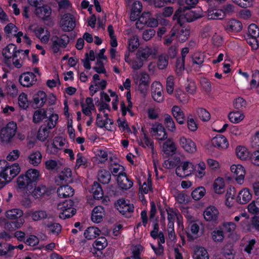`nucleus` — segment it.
I'll use <instances>...</instances> for the list:
<instances>
[{"label": "nucleus", "mask_w": 259, "mask_h": 259, "mask_svg": "<svg viewBox=\"0 0 259 259\" xmlns=\"http://www.w3.org/2000/svg\"><path fill=\"white\" fill-rule=\"evenodd\" d=\"M21 167L17 163L10 164L6 160H0V189L10 182L20 172Z\"/></svg>", "instance_id": "obj_1"}, {"label": "nucleus", "mask_w": 259, "mask_h": 259, "mask_svg": "<svg viewBox=\"0 0 259 259\" xmlns=\"http://www.w3.org/2000/svg\"><path fill=\"white\" fill-rule=\"evenodd\" d=\"M41 178L39 170L31 168L24 174L20 175L17 179V185L20 189H26L29 190L32 188L33 183H37Z\"/></svg>", "instance_id": "obj_2"}, {"label": "nucleus", "mask_w": 259, "mask_h": 259, "mask_svg": "<svg viewBox=\"0 0 259 259\" xmlns=\"http://www.w3.org/2000/svg\"><path fill=\"white\" fill-rule=\"evenodd\" d=\"M203 15V13L201 9L194 10H190L189 8L185 7L179 8L175 13L173 18L174 19H177L179 23L186 21L188 22H192L201 18Z\"/></svg>", "instance_id": "obj_3"}, {"label": "nucleus", "mask_w": 259, "mask_h": 259, "mask_svg": "<svg viewBox=\"0 0 259 259\" xmlns=\"http://www.w3.org/2000/svg\"><path fill=\"white\" fill-rule=\"evenodd\" d=\"M132 77L138 90L142 93H146L150 83L149 74L145 71L135 72Z\"/></svg>", "instance_id": "obj_4"}, {"label": "nucleus", "mask_w": 259, "mask_h": 259, "mask_svg": "<svg viewBox=\"0 0 259 259\" xmlns=\"http://www.w3.org/2000/svg\"><path fill=\"white\" fill-rule=\"evenodd\" d=\"M66 144L65 139L61 137H56L52 141H48L45 144L46 152L49 154L56 155Z\"/></svg>", "instance_id": "obj_5"}, {"label": "nucleus", "mask_w": 259, "mask_h": 259, "mask_svg": "<svg viewBox=\"0 0 259 259\" xmlns=\"http://www.w3.org/2000/svg\"><path fill=\"white\" fill-rule=\"evenodd\" d=\"M107 81L104 79H101L99 74H94L89 87L90 95L93 96L99 91H104L107 87Z\"/></svg>", "instance_id": "obj_6"}, {"label": "nucleus", "mask_w": 259, "mask_h": 259, "mask_svg": "<svg viewBox=\"0 0 259 259\" xmlns=\"http://www.w3.org/2000/svg\"><path fill=\"white\" fill-rule=\"evenodd\" d=\"M17 126L14 122H9L0 131V139L2 142L8 143L11 141L15 135Z\"/></svg>", "instance_id": "obj_7"}, {"label": "nucleus", "mask_w": 259, "mask_h": 259, "mask_svg": "<svg viewBox=\"0 0 259 259\" xmlns=\"http://www.w3.org/2000/svg\"><path fill=\"white\" fill-rule=\"evenodd\" d=\"M230 170L236 183L240 185H243L246 174L245 167L239 163L233 164L230 166Z\"/></svg>", "instance_id": "obj_8"}, {"label": "nucleus", "mask_w": 259, "mask_h": 259, "mask_svg": "<svg viewBox=\"0 0 259 259\" xmlns=\"http://www.w3.org/2000/svg\"><path fill=\"white\" fill-rule=\"evenodd\" d=\"M73 202L71 200H66L60 203L58 205L59 212V217L66 219L74 215L76 213L75 209L73 207Z\"/></svg>", "instance_id": "obj_9"}, {"label": "nucleus", "mask_w": 259, "mask_h": 259, "mask_svg": "<svg viewBox=\"0 0 259 259\" xmlns=\"http://www.w3.org/2000/svg\"><path fill=\"white\" fill-rule=\"evenodd\" d=\"M193 171L194 164L188 160L181 162L176 168V175L182 178L191 175Z\"/></svg>", "instance_id": "obj_10"}, {"label": "nucleus", "mask_w": 259, "mask_h": 259, "mask_svg": "<svg viewBox=\"0 0 259 259\" xmlns=\"http://www.w3.org/2000/svg\"><path fill=\"white\" fill-rule=\"evenodd\" d=\"M51 41L53 51L57 53L60 51L61 48H66L69 41V39L67 35L63 34L60 37L53 36L52 37Z\"/></svg>", "instance_id": "obj_11"}, {"label": "nucleus", "mask_w": 259, "mask_h": 259, "mask_svg": "<svg viewBox=\"0 0 259 259\" xmlns=\"http://www.w3.org/2000/svg\"><path fill=\"white\" fill-rule=\"evenodd\" d=\"M60 25L64 31H71L73 30L75 27V20L72 15L70 14H66L61 18Z\"/></svg>", "instance_id": "obj_12"}, {"label": "nucleus", "mask_w": 259, "mask_h": 259, "mask_svg": "<svg viewBox=\"0 0 259 259\" xmlns=\"http://www.w3.org/2000/svg\"><path fill=\"white\" fill-rule=\"evenodd\" d=\"M179 142L181 148L187 153L194 154L197 151L196 144L191 139L182 137Z\"/></svg>", "instance_id": "obj_13"}, {"label": "nucleus", "mask_w": 259, "mask_h": 259, "mask_svg": "<svg viewBox=\"0 0 259 259\" xmlns=\"http://www.w3.org/2000/svg\"><path fill=\"white\" fill-rule=\"evenodd\" d=\"M151 93L153 99L157 102H162L164 100L163 88L161 83L155 81L151 84Z\"/></svg>", "instance_id": "obj_14"}, {"label": "nucleus", "mask_w": 259, "mask_h": 259, "mask_svg": "<svg viewBox=\"0 0 259 259\" xmlns=\"http://www.w3.org/2000/svg\"><path fill=\"white\" fill-rule=\"evenodd\" d=\"M115 206L118 210L122 214L128 215L134 211V206L128 200L123 199L118 200L115 203Z\"/></svg>", "instance_id": "obj_15"}, {"label": "nucleus", "mask_w": 259, "mask_h": 259, "mask_svg": "<svg viewBox=\"0 0 259 259\" xmlns=\"http://www.w3.org/2000/svg\"><path fill=\"white\" fill-rule=\"evenodd\" d=\"M203 217L207 222L216 223L219 217V211L216 207L209 206L204 210Z\"/></svg>", "instance_id": "obj_16"}, {"label": "nucleus", "mask_w": 259, "mask_h": 259, "mask_svg": "<svg viewBox=\"0 0 259 259\" xmlns=\"http://www.w3.org/2000/svg\"><path fill=\"white\" fill-rule=\"evenodd\" d=\"M200 223L198 221H192L189 223L187 228V236L189 240H194L199 237Z\"/></svg>", "instance_id": "obj_17"}, {"label": "nucleus", "mask_w": 259, "mask_h": 259, "mask_svg": "<svg viewBox=\"0 0 259 259\" xmlns=\"http://www.w3.org/2000/svg\"><path fill=\"white\" fill-rule=\"evenodd\" d=\"M19 81L23 86L29 87L36 83L37 81L36 75L32 72H25L20 76Z\"/></svg>", "instance_id": "obj_18"}, {"label": "nucleus", "mask_w": 259, "mask_h": 259, "mask_svg": "<svg viewBox=\"0 0 259 259\" xmlns=\"http://www.w3.org/2000/svg\"><path fill=\"white\" fill-rule=\"evenodd\" d=\"M151 133L159 140H164L167 138L165 130L161 123H155L153 124Z\"/></svg>", "instance_id": "obj_19"}, {"label": "nucleus", "mask_w": 259, "mask_h": 259, "mask_svg": "<svg viewBox=\"0 0 259 259\" xmlns=\"http://www.w3.org/2000/svg\"><path fill=\"white\" fill-rule=\"evenodd\" d=\"M252 199V194L248 188H243L238 192L236 200L241 204H245L249 202Z\"/></svg>", "instance_id": "obj_20"}, {"label": "nucleus", "mask_w": 259, "mask_h": 259, "mask_svg": "<svg viewBox=\"0 0 259 259\" xmlns=\"http://www.w3.org/2000/svg\"><path fill=\"white\" fill-rule=\"evenodd\" d=\"M138 58H140L144 62L150 58H154L156 53L149 47L140 48L136 53Z\"/></svg>", "instance_id": "obj_21"}, {"label": "nucleus", "mask_w": 259, "mask_h": 259, "mask_svg": "<svg viewBox=\"0 0 259 259\" xmlns=\"http://www.w3.org/2000/svg\"><path fill=\"white\" fill-rule=\"evenodd\" d=\"M33 32L41 42L47 44L49 42L50 32L47 28L38 26L33 30Z\"/></svg>", "instance_id": "obj_22"}, {"label": "nucleus", "mask_w": 259, "mask_h": 259, "mask_svg": "<svg viewBox=\"0 0 259 259\" xmlns=\"http://www.w3.org/2000/svg\"><path fill=\"white\" fill-rule=\"evenodd\" d=\"M124 60L135 70L140 69L144 65V62L140 58H138L137 54H136V57L132 59L130 56V53H126L124 56Z\"/></svg>", "instance_id": "obj_23"}, {"label": "nucleus", "mask_w": 259, "mask_h": 259, "mask_svg": "<svg viewBox=\"0 0 259 259\" xmlns=\"http://www.w3.org/2000/svg\"><path fill=\"white\" fill-rule=\"evenodd\" d=\"M212 146L220 150H225L229 147L227 139L223 135L217 136L211 140Z\"/></svg>", "instance_id": "obj_24"}, {"label": "nucleus", "mask_w": 259, "mask_h": 259, "mask_svg": "<svg viewBox=\"0 0 259 259\" xmlns=\"http://www.w3.org/2000/svg\"><path fill=\"white\" fill-rule=\"evenodd\" d=\"M226 182L224 178L218 177L214 179L212 184V189L214 193L223 194L225 191Z\"/></svg>", "instance_id": "obj_25"}, {"label": "nucleus", "mask_w": 259, "mask_h": 259, "mask_svg": "<svg viewBox=\"0 0 259 259\" xmlns=\"http://www.w3.org/2000/svg\"><path fill=\"white\" fill-rule=\"evenodd\" d=\"M82 111L87 116H91L92 111H96L93 100L92 98L88 97L85 101L81 103Z\"/></svg>", "instance_id": "obj_26"}, {"label": "nucleus", "mask_w": 259, "mask_h": 259, "mask_svg": "<svg viewBox=\"0 0 259 259\" xmlns=\"http://www.w3.org/2000/svg\"><path fill=\"white\" fill-rule=\"evenodd\" d=\"M42 154L39 150H33L28 156V162L34 166H38L42 161Z\"/></svg>", "instance_id": "obj_27"}, {"label": "nucleus", "mask_w": 259, "mask_h": 259, "mask_svg": "<svg viewBox=\"0 0 259 259\" xmlns=\"http://www.w3.org/2000/svg\"><path fill=\"white\" fill-rule=\"evenodd\" d=\"M105 119H103L102 117L98 114L96 120L97 125L101 128L104 127L108 131H113V122L108 118V116H105Z\"/></svg>", "instance_id": "obj_28"}, {"label": "nucleus", "mask_w": 259, "mask_h": 259, "mask_svg": "<svg viewBox=\"0 0 259 259\" xmlns=\"http://www.w3.org/2000/svg\"><path fill=\"white\" fill-rule=\"evenodd\" d=\"M171 114L179 124H184L185 120V114L179 106H174L171 108Z\"/></svg>", "instance_id": "obj_29"}, {"label": "nucleus", "mask_w": 259, "mask_h": 259, "mask_svg": "<svg viewBox=\"0 0 259 259\" xmlns=\"http://www.w3.org/2000/svg\"><path fill=\"white\" fill-rule=\"evenodd\" d=\"M26 215L30 217L34 221H38L49 218L47 212L42 210H29L26 212Z\"/></svg>", "instance_id": "obj_30"}, {"label": "nucleus", "mask_w": 259, "mask_h": 259, "mask_svg": "<svg viewBox=\"0 0 259 259\" xmlns=\"http://www.w3.org/2000/svg\"><path fill=\"white\" fill-rule=\"evenodd\" d=\"M42 226L47 231L54 234H58L61 231V226L58 223L46 221L42 222Z\"/></svg>", "instance_id": "obj_31"}, {"label": "nucleus", "mask_w": 259, "mask_h": 259, "mask_svg": "<svg viewBox=\"0 0 259 259\" xmlns=\"http://www.w3.org/2000/svg\"><path fill=\"white\" fill-rule=\"evenodd\" d=\"M105 215L104 208L101 206L95 207L92 211V220L93 222L99 223L101 222Z\"/></svg>", "instance_id": "obj_32"}, {"label": "nucleus", "mask_w": 259, "mask_h": 259, "mask_svg": "<svg viewBox=\"0 0 259 259\" xmlns=\"http://www.w3.org/2000/svg\"><path fill=\"white\" fill-rule=\"evenodd\" d=\"M15 47L13 45H9L3 50V56L5 58V63L9 66H11L10 60L14 55Z\"/></svg>", "instance_id": "obj_33"}, {"label": "nucleus", "mask_w": 259, "mask_h": 259, "mask_svg": "<svg viewBox=\"0 0 259 259\" xmlns=\"http://www.w3.org/2000/svg\"><path fill=\"white\" fill-rule=\"evenodd\" d=\"M207 18L211 20H222L225 18V14L222 9L209 8L207 10Z\"/></svg>", "instance_id": "obj_34"}, {"label": "nucleus", "mask_w": 259, "mask_h": 259, "mask_svg": "<svg viewBox=\"0 0 259 259\" xmlns=\"http://www.w3.org/2000/svg\"><path fill=\"white\" fill-rule=\"evenodd\" d=\"M162 148L163 152L168 155L175 154L177 149L175 143L169 139L163 143Z\"/></svg>", "instance_id": "obj_35"}, {"label": "nucleus", "mask_w": 259, "mask_h": 259, "mask_svg": "<svg viewBox=\"0 0 259 259\" xmlns=\"http://www.w3.org/2000/svg\"><path fill=\"white\" fill-rule=\"evenodd\" d=\"M206 165L203 161H200L194 165V171L197 178L202 179L206 174Z\"/></svg>", "instance_id": "obj_36"}, {"label": "nucleus", "mask_w": 259, "mask_h": 259, "mask_svg": "<svg viewBox=\"0 0 259 259\" xmlns=\"http://www.w3.org/2000/svg\"><path fill=\"white\" fill-rule=\"evenodd\" d=\"M173 28L177 29L175 36L180 42H182L187 40L190 34L189 29L181 26H175Z\"/></svg>", "instance_id": "obj_37"}, {"label": "nucleus", "mask_w": 259, "mask_h": 259, "mask_svg": "<svg viewBox=\"0 0 259 259\" xmlns=\"http://www.w3.org/2000/svg\"><path fill=\"white\" fill-rule=\"evenodd\" d=\"M166 212L167 214V220L168 221V223L167 225H170V224H172V226H174V223L175 222L176 218H177L178 220V226L182 230H183L184 226L180 222V218L177 215V211L176 210H174L172 208H168L166 209Z\"/></svg>", "instance_id": "obj_38"}, {"label": "nucleus", "mask_w": 259, "mask_h": 259, "mask_svg": "<svg viewBox=\"0 0 259 259\" xmlns=\"http://www.w3.org/2000/svg\"><path fill=\"white\" fill-rule=\"evenodd\" d=\"M142 10V3L139 1L135 2L132 7L130 18L132 21H136L140 16Z\"/></svg>", "instance_id": "obj_39"}, {"label": "nucleus", "mask_w": 259, "mask_h": 259, "mask_svg": "<svg viewBox=\"0 0 259 259\" xmlns=\"http://www.w3.org/2000/svg\"><path fill=\"white\" fill-rule=\"evenodd\" d=\"M245 118V114L243 112L239 111L230 112L228 114V118L230 122L234 124H237L241 122Z\"/></svg>", "instance_id": "obj_40"}, {"label": "nucleus", "mask_w": 259, "mask_h": 259, "mask_svg": "<svg viewBox=\"0 0 259 259\" xmlns=\"http://www.w3.org/2000/svg\"><path fill=\"white\" fill-rule=\"evenodd\" d=\"M117 182L119 187L122 189H128L133 186V182L126 177L125 174L119 175L117 178Z\"/></svg>", "instance_id": "obj_41"}, {"label": "nucleus", "mask_w": 259, "mask_h": 259, "mask_svg": "<svg viewBox=\"0 0 259 259\" xmlns=\"http://www.w3.org/2000/svg\"><path fill=\"white\" fill-rule=\"evenodd\" d=\"M36 14L42 19H46L49 17L51 14V9L48 6H39L35 9Z\"/></svg>", "instance_id": "obj_42"}, {"label": "nucleus", "mask_w": 259, "mask_h": 259, "mask_svg": "<svg viewBox=\"0 0 259 259\" xmlns=\"http://www.w3.org/2000/svg\"><path fill=\"white\" fill-rule=\"evenodd\" d=\"M58 196L61 198H66L73 195L74 190L69 185H64L60 187L57 190Z\"/></svg>", "instance_id": "obj_43"}, {"label": "nucleus", "mask_w": 259, "mask_h": 259, "mask_svg": "<svg viewBox=\"0 0 259 259\" xmlns=\"http://www.w3.org/2000/svg\"><path fill=\"white\" fill-rule=\"evenodd\" d=\"M237 157L242 160H247L249 158L250 153L247 148L244 146H237L235 149Z\"/></svg>", "instance_id": "obj_44"}, {"label": "nucleus", "mask_w": 259, "mask_h": 259, "mask_svg": "<svg viewBox=\"0 0 259 259\" xmlns=\"http://www.w3.org/2000/svg\"><path fill=\"white\" fill-rule=\"evenodd\" d=\"M47 100L46 93L41 91H38L33 97V102L37 107H42Z\"/></svg>", "instance_id": "obj_45"}, {"label": "nucleus", "mask_w": 259, "mask_h": 259, "mask_svg": "<svg viewBox=\"0 0 259 259\" xmlns=\"http://www.w3.org/2000/svg\"><path fill=\"white\" fill-rule=\"evenodd\" d=\"M48 189L46 186L39 185L36 187L31 192L32 196L35 198H40L47 193Z\"/></svg>", "instance_id": "obj_46"}, {"label": "nucleus", "mask_w": 259, "mask_h": 259, "mask_svg": "<svg viewBox=\"0 0 259 259\" xmlns=\"http://www.w3.org/2000/svg\"><path fill=\"white\" fill-rule=\"evenodd\" d=\"M100 230L97 227H91L86 229L84 232V237L91 240L95 238L100 235Z\"/></svg>", "instance_id": "obj_47"}, {"label": "nucleus", "mask_w": 259, "mask_h": 259, "mask_svg": "<svg viewBox=\"0 0 259 259\" xmlns=\"http://www.w3.org/2000/svg\"><path fill=\"white\" fill-rule=\"evenodd\" d=\"M175 97L179 102L183 104H187L190 100V97L188 93H186L181 89H178L175 92Z\"/></svg>", "instance_id": "obj_48"}, {"label": "nucleus", "mask_w": 259, "mask_h": 259, "mask_svg": "<svg viewBox=\"0 0 259 259\" xmlns=\"http://www.w3.org/2000/svg\"><path fill=\"white\" fill-rule=\"evenodd\" d=\"M193 258L194 259H209V255L205 248L198 247L195 250Z\"/></svg>", "instance_id": "obj_49"}, {"label": "nucleus", "mask_w": 259, "mask_h": 259, "mask_svg": "<svg viewBox=\"0 0 259 259\" xmlns=\"http://www.w3.org/2000/svg\"><path fill=\"white\" fill-rule=\"evenodd\" d=\"M45 167L49 170L58 169L62 165V163L59 160L50 159L45 161Z\"/></svg>", "instance_id": "obj_50"}, {"label": "nucleus", "mask_w": 259, "mask_h": 259, "mask_svg": "<svg viewBox=\"0 0 259 259\" xmlns=\"http://www.w3.org/2000/svg\"><path fill=\"white\" fill-rule=\"evenodd\" d=\"M164 124L168 131L172 133L176 131L177 128L175 122L170 115H165Z\"/></svg>", "instance_id": "obj_51"}, {"label": "nucleus", "mask_w": 259, "mask_h": 259, "mask_svg": "<svg viewBox=\"0 0 259 259\" xmlns=\"http://www.w3.org/2000/svg\"><path fill=\"white\" fill-rule=\"evenodd\" d=\"M50 130L47 127H40L37 133L36 138L40 142H45L48 138Z\"/></svg>", "instance_id": "obj_52"}, {"label": "nucleus", "mask_w": 259, "mask_h": 259, "mask_svg": "<svg viewBox=\"0 0 259 259\" xmlns=\"http://www.w3.org/2000/svg\"><path fill=\"white\" fill-rule=\"evenodd\" d=\"M242 28V25L241 22L236 19L231 20L227 25V29L232 31L239 32Z\"/></svg>", "instance_id": "obj_53"}, {"label": "nucleus", "mask_w": 259, "mask_h": 259, "mask_svg": "<svg viewBox=\"0 0 259 259\" xmlns=\"http://www.w3.org/2000/svg\"><path fill=\"white\" fill-rule=\"evenodd\" d=\"M96 158L99 162L103 163L105 162L108 158L107 152L100 148H96L94 150Z\"/></svg>", "instance_id": "obj_54"}, {"label": "nucleus", "mask_w": 259, "mask_h": 259, "mask_svg": "<svg viewBox=\"0 0 259 259\" xmlns=\"http://www.w3.org/2000/svg\"><path fill=\"white\" fill-rule=\"evenodd\" d=\"M23 211L18 208H13L6 211V217L11 220H15L21 217Z\"/></svg>", "instance_id": "obj_55"}, {"label": "nucleus", "mask_w": 259, "mask_h": 259, "mask_svg": "<svg viewBox=\"0 0 259 259\" xmlns=\"http://www.w3.org/2000/svg\"><path fill=\"white\" fill-rule=\"evenodd\" d=\"M88 164V159L82 153H78L76 156L75 168H78L80 167H86Z\"/></svg>", "instance_id": "obj_56"}, {"label": "nucleus", "mask_w": 259, "mask_h": 259, "mask_svg": "<svg viewBox=\"0 0 259 259\" xmlns=\"http://www.w3.org/2000/svg\"><path fill=\"white\" fill-rule=\"evenodd\" d=\"M111 180V175L110 172L106 170H101L98 174V180L101 183L106 184H108Z\"/></svg>", "instance_id": "obj_57"}, {"label": "nucleus", "mask_w": 259, "mask_h": 259, "mask_svg": "<svg viewBox=\"0 0 259 259\" xmlns=\"http://www.w3.org/2000/svg\"><path fill=\"white\" fill-rule=\"evenodd\" d=\"M71 176L72 171L70 168H65L59 174L56 181V182H58L59 181L67 182L69 181V179L71 177Z\"/></svg>", "instance_id": "obj_58"}, {"label": "nucleus", "mask_w": 259, "mask_h": 259, "mask_svg": "<svg viewBox=\"0 0 259 259\" xmlns=\"http://www.w3.org/2000/svg\"><path fill=\"white\" fill-rule=\"evenodd\" d=\"M212 239L216 242H222L224 239V233L220 228H217L211 233Z\"/></svg>", "instance_id": "obj_59"}, {"label": "nucleus", "mask_w": 259, "mask_h": 259, "mask_svg": "<svg viewBox=\"0 0 259 259\" xmlns=\"http://www.w3.org/2000/svg\"><path fill=\"white\" fill-rule=\"evenodd\" d=\"M92 193L95 199H99L103 196L102 189L99 184L94 183L92 188Z\"/></svg>", "instance_id": "obj_60"}, {"label": "nucleus", "mask_w": 259, "mask_h": 259, "mask_svg": "<svg viewBox=\"0 0 259 259\" xmlns=\"http://www.w3.org/2000/svg\"><path fill=\"white\" fill-rule=\"evenodd\" d=\"M59 120V115L56 113H52L48 118L47 127L50 130L54 128L57 125Z\"/></svg>", "instance_id": "obj_61"}, {"label": "nucleus", "mask_w": 259, "mask_h": 259, "mask_svg": "<svg viewBox=\"0 0 259 259\" xmlns=\"http://www.w3.org/2000/svg\"><path fill=\"white\" fill-rule=\"evenodd\" d=\"M206 163L208 167L214 171H218L221 167V164L220 162L213 158H208L206 160Z\"/></svg>", "instance_id": "obj_62"}, {"label": "nucleus", "mask_w": 259, "mask_h": 259, "mask_svg": "<svg viewBox=\"0 0 259 259\" xmlns=\"http://www.w3.org/2000/svg\"><path fill=\"white\" fill-rule=\"evenodd\" d=\"M205 192V189L203 187H199L192 191L191 195L194 199L198 200L204 196Z\"/></svg>", "instance_id": "obj_63"}, {"label": "nucleus", "mask_w": 259, "mask_h": 259, "mask_svg": "<svg viewBox=\"0 0 259 259\" xmlns=\"http://www.w3.org/2000/svg\"><path fill=\"white\" fill-rule=\"evenodd\" d=\"M46 116V112L42 109L36 110L33 115V122L35 123L40 122Z\"/></svg>", "instance_id": "obj_64"}]
</instances>
